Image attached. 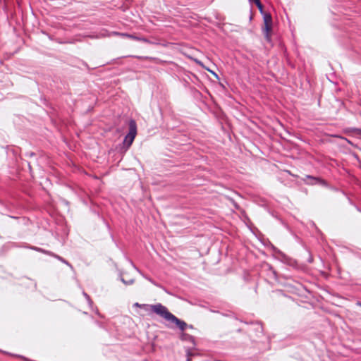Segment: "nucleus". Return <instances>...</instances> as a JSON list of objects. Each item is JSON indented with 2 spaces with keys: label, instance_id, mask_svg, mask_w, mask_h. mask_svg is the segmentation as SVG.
I'll use <instances>...</instances> for the list:
<instances>
[{
  "label": "nucleus",
  "instance_id": "obj_1",
  "mask_svg": "<svg viewBox=\"0 0 361 361\" xmlns=\"http://www.w3.org/2000/svg\"><path fill=\"white\" fill-rule=\"evenodd\" d=\"M134 306L142 307L146 311H148L149 310H152L153 312L164 318L166 320L175 324L180 330H183L187 326V324L183 320L176 317L161 303H157L155 305H141L136 302L134 304Z\"/></svg>",
  "mask_w": 361,
  "mask_h": 361
},
{
  "label": "nucleus",
  "instance_id": "obj_2",
  "mask_svg": "<svg viewBox=\"0 0 361 361\" xmlns=\"http://www.w3.org/2000/svg\"><path fill=\"white\" fill-rule=\"evenodd\" d=\"M137 135V123L131 119L129 121V132L124 137L123 144L128 148L133 143Z\"/></svg>",
  "mask_w": 361,
  "mask_h": 361
},
{
  "label": "nucleus",
  "instance_id": "obj_3",
  "mask_svg": "<svg viewBox=\"0 0 361 361\" xmlns=\"http://www.w3.org/2000/svg\"><path fill=\"white\" fill-rule=\"evenodd\" d=\"M305 181H306V183L307 184H311V185L319 184V185H322L325 187L328 186L327 182L326 180H324V179H322L318 177H314V176H312L310 175H306Z\"/></svg>",
  "mask_w": 361,
  "mask_h": 361
},
{
  "label": "nucleus",
  "instance_id": "obj_4",
  "mask_svg": "<svg viewBox=\"0 0 361 361\" xmlns=\"http://www.w3.org/2000/svg\"><path fill=\"white\" fill-rule=\"evenodd\" d=\"M274 250L276 254H278L279 255V257H281V260L283 262H284L288 265H290V266H294L295 264V262L293 259H291L290 257L287 256L286 254H284L281 250H279L275 247H274Z\"/></svg>",
  "mask_w": 361,
  "mask_h": 361
},
{
  "label": "nucleus",
  "instance_id": "obj_5",
  "mask_svg": "<svg viewBox=\"0 0 361 361\" xmlns=\"http://www.w3.org/2000/svg\"><path fill=\"white\" fill-rule=\"evenodd\" d=\"M30 248L31 250H35L37 252H42V253H44V254H46V255H50V256L54 255V253L52 252L49 251V250H46L42 249L41 247L31 246V247H30Z\"/></svg>",
  "mask_w": 361,
  "mask_h": 361
},
{
  "label": "nucleus",
  "instance_id": "obj_6",
  "mask_svg": "<svg viewBox=\"0 0 361 361\" xmlns=\"http://www.w3.org/2000/svg\"><path fill=\"white\" fill-rule=\"evenodd\" d=\"M180 338L182 341H188V342L192 343L194 341L193 336L190 334H185V333H182L180 336Z\"/></svg>",
  "mask_w": 361,
  "mask_h": 361
},
{
  "label": "nucleus",
  "instance_id": "obj_7",
  "mask_svg": "<svg viewBox=\"0 0 361 361\" xmlns=\"http://www.w3.org/2000/svg\"><path fill=\"white\" fill-rule=\"evenodd\" d=\"M262 15L264 24H272V17L269 13H264Z\"/></svg>",
  "mask_w": 361,
  "mask_h": 361
},
{
  "label": "nucleus",
  "instance_id": "obj_8",
  "mask_svg": "<svg viewBox=\"0 0 361 361\" xmlns=\"http://www.w3.org/2000/svg\"><path fill=\"white\" fill-rule=\"evenodd\" d=\"M116 34L121 35V36H123V37H128V38L134 39V40L140 41V39L142 38V37H137L135 35H130V34H127V33H118V32H116Z\"/></svg>",
  "mask_w": 361,
  "mask_h": 361
},
{
  "label": "nucleus",
  "instance_id": "obj_9",
  "mask_svg": "<svg viewBox=\"0 0 361 361\" xmlns=\"http://www.w3.org/2000/svg\"><path fill=\"white\" fill-rule=\"evenodd\" d=\"M51 256L55 257V258H56L58 260L61 261V262L66 264V265H68L71 268H73L72 265L68 261H66L65 259L61 257V256L57 255H56L54 253V255H51Z\"/></svg>",
  "mask_w": 361,
  "mask_h": 361
},
{
  "label": "nucleus",
  "instance_id": "obj_10",
  "mask_svg": "<svg viewBox=\"0 0 361 361\" xmlns=\"http://www.w3.org/2000/svg\"><path fill=\"white\" fill-rule=\"evenodd\" d=\"M272 24H264V31L266 32V37L269 40V32L271 30Z\"/></svg>",
  "mask_w": 361,
  "mask_h": 361
},
{
  "label": "nucleus",
  "instance_id": "obj_11",
  "mask_svg": "<svg viewBox=\"0 0 361 361\" xmlns=\"http://www.w3.org/2000/svg\"><path fill=\"white\" fill-rule=\"evenodd\" d=\"M253 2L256 4V6L258 8L259 11H260V13L262 14L264 13V11H263V5L261 3L260 0H255Z\"/></svg>",
  "mask_w": 361,
  "mask_h": 361
},
{
  "label": "nucleus",
  "instance_id": "obj_12",
  "mask_svg": "<svg viewBox=\"0 0 361 361\" xmlns=\"http://www.w3.org/2000/svg\"><path fill=\"white\" fill-rule=\"evenodd\" d=\"M266 266L267 267L268 269L271 272V274H273L274 276V279H276L277 277V273L276 271L274 269V268L272 267V266L269 264H267Z\"/></svg>",
  "mask_w": 361,
  "mask_h": 361
},
{
  "label": "nucleus",
  "instance_id": "obj_13",
  "mask_svg": "<svg viewBox=\"0 0 361 361\" xmlns=\"http://www.w3.org/2000/svg\"><path fill=\"white\" fill-rule=\"evenodd\" d=\"M82 294L84 295V297L85 298L87 303L89 304V305L91 307L93 304V302L92 300H91L90 297L89 296L88 294H87L85 291L82 292Z\"/></svg>",
  "mask_w": 361,
  "mask_h": 361
},
{
  "label": "nucleus",
  "instance_id": "obj_14",
  "mask_svg": "<svg viewBox=\"0 0 361 361\" xmlns=\"http://www.w3.org/2000/svg\"><path fill=\"white\" fill-rule=\"evenodd\" d=\"M140 42H145V43H147V44H159L158 42H154V41H151L145 37H142V39H140Z\"/></svg>",
  "mask_w": 361,
  "mask_h": 361
},
{
  "label": "nucleus",
  "instance_id": "obj_15",
  "mask_svg": "<svg viewBox=\"0 0 361 361\" xmlns=\"http://www.w3.org/2000/svg\"><path fill=\"white\" fill-rule=\"evenodd\" d=\"M121 281L126 285H131L134 283V279H130L129 281H126L123 278H121Z\"/></svg>",
  "mask_w": 361,
  "mask_h": 361
},
{
  "label": "nucleus",
  "instance_id": "obj_16",
  "mask_svg": "<svg viewBox=\"0 0 361 361\" xmlns=\"http://www.w3.org/2000/svg\"><path fill=\"white\" fill-rule=\"evenodd\" d=\"M350 131L356 133L357 134L361 135V128H350Z\"/></svg>",
  "mask_w": 361,
  "mask_h": 361
},
{
  "label": "nucleus",
  "instance_id": "obj_17",
  "mask_svg": "<svg viewBox=\"0 0 361 361\" xmlns=\"http://www.w3.org/2000/svg\"><path fill=\"white\" fill-rule=\"evenodd\" d=\"M341 138L342 140H344L346 142H348V144H350V145H353V142H352L350 140H348V138L344 137H341Z\"/></svg>",
  "mask_w": 361,
  "mask_h": 361
},
{
  "label": "nucleus",
  "instance_id": "obj_18",
  "mask_svg": "<svg viewBox=\"0 0 361 361\" xmlns=\"http://www.w3.org/2000/svg\"><path fill=\"white\" fill-rule=\"evenodd\" d=\"M146 279H147L149 281H150L151 283H152L153 284L156 285V283H154V281L151 279V278H149V277H147V276H144Z\"/></svg>",
  "mask_w": 361,
  "mask_h": 361
},
{
  "label": "nucleus",
  "instance_id": "obj_19",
  "mask_svg": "<svg viewBox=\"0 0 361 361\" xmlns=\"http://www.w3.org/2000/svg\"><path fill=\"white\" fill-rule=\"evenodd\" d=\"M185 323L187 324V326L183 331H184L186 328L193 329V326L192 325H188L186 322Z\"/></svg>",
  "mask_w": 361,
  "mask_h": 361
},
{
  "label": "nucleus",
  "instance_id": "obj_20",
  "mask_svg": "<svg viewBox=\"0 0 361 361\" xmlns=\"http://www.w3.org/2000/svg\"><path fill=\"white\" fill-rule=\"evenodd\" d=\"M210 72H211V73H212V74H213V75H214L216 78H219V77H218V75H217L215 72L212 71H210Z\"/></svg>",
  "mask_w": 361,
  "mask_h": 361
},
{
  "label": "nucleus",
  "instance_id": "obj_21",
  "mask_svg": "<svg viewBox=\"0 0 361 361\" xmlns=\"http://www.w3.org/2000/svg\"><path fill=\"white\" fill-rule=\"evenodd\" d=\"M356 305H357V306L361 307V302H360V301H357V302H356Z\"/></svg>",
  "mask_w": 361,
  "mask_h": 361
},
{
  "label": "nucleus",
  "instance_id": "obj_22",
  "mask_svg": "<svg viewBox=\"0 0 361 361\" xmlns=\"http://www.w3.org/2000/svg\"><path fill=\"white\" fill-rule=\"evenodd\" d=\"M133 267H134V268H135V269L138 272L141 273V272L140 271L139 269H137L135 265H133Z\"/></svg>",
  "mask_w": 361,
  "mask_h": 361
},
{
  "label": "nucleus",
  "instance_id": "obj_23",
  "mask_svg": "<svg viewBox=\"0 0 361 361\" xmlns=\"http://www.w3.org/2000/svg\"><path fill=\"white\" fill-rule=\"evenodd\" d=\"M29 155H30V157H32V156H34V155H35V153L31 152V153H30V154H29Z\"/></svg>",
  "mask_w": 361,
  "mask_h": 361
},
{
  "label": "nucleus",
  "instance_id": "obj_24",
  "mask_svg": "<svg viewBox=\"0 0 361 361\" xmlns=\"http://www.w3.org/2000/svg\"><path fill=\"white\" fill-rule=\"evenodd\" d=\"M356 209L358 212H361V209H360L359 207H356Z\"/></svg>",
  "mask_w": 361,
  "mask_h": 361
},
{
  "label": "nucleus",
  "instance_id": "obj_25",
  "mask_svg": "<svg viewBox=\"0 0 361 361\" xmlns=\"http://www.w3.org/2000/svg\"><path fill=\"white\" fill-rule=\"evenodd\" d=\"M348 201H349L350 204H353V202L351 201V200L350 198H348Z\"/></svg>",
  "mask_w": 361,
  "mask_h": 361
},
{
  "label": "nucleus",
  "instance_id": "obj_26",
  "mask_svg": "<svg viewBox=\"0 0 361 361\" xmlns=\"http://www.w3.org/2000/svg\"><path fill=\"white\" fill-rule=\"evenodd\" d=\"M255 0H249V1L250 2H253Z\"/></svg>",
  "mask_w": 361,
  "mask_h": 361
},
{
  "label": "nucleus",
  "instance_id": "obj_27",
  "mask_svg": "<svg viewBox=\"0 0 361 361\" xmlns=\"http://www.w3.org/2000/svg\"><path fill=\"white\" fill-rule=\"evenodd\" d=\"M150 59L155 60V58H149Z\"/></svg>",
  "mask_w": 361,
  "mask_h": 361
}]
</instances>
